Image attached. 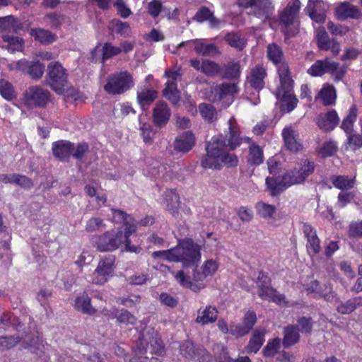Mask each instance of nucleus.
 I'll use <instances>...</instances> for the list:
<instances>
[{
	"mask_svg": "<svg viewBox=\"0 0 362 362\" xmlns=\"http://www.w3.org/2000/svg\"><path fill=\"white\" fill-rule=\"evenodd\" d=\"M122 52V48L112 45L110 42L104 44L102 48L103 61H105Z\"/></svg>",
	"mask_w": 362,
	"mask_h": 362,
	"instance_id": "69168bd1",
	"label": "nucleus"
},
{
	"mask_svg": "<svg viewBox=\"0 0 362 362\" xmlns=\"http://www.w3.org/2000/svg\"><path fill=\"white\" fill-rule=\"evenodd\" d=\"M239 5L250 7V13L263 22L269 19L274 11L272 0H239Z\"/></svg>",
	"mask_w": 362,
	"mask_h": 362,
	"instance_id": "6e6552de",
	"label": "nucleus"
},
{
	"mask_svg": "<svg viewBox=\"0 0 362 362\" xmlns=\"http://www.w3.org/2000/svg\"><path fill=\"white\" fill-rule=\"evenodd\" d=\"M264 161L262 148L255 143L250 144L249 146V156L247 162L250 165H258Z\"/></svg>",
	"mask_w": 362,
	"mask_h": 362,
	"instance_id": "58836bf2",
	"label": "nucleus"
},
{
	"mask_svg": "<svg viewBox=\"0 0 362 362\" xmlns=\"http://www.w3.org/2000/svg\"><path fill=\"white\" fill-rule=\"evenodd\" d=\"M23 98L25 104L30 107H44L51 101V94L48 90L34 86L25 90Z\"/></svg>",
	"mask_w": 362,
	"mask_h": 362,
	"instance_id": "9d476101",
	"label": "nucleus"
},
{
	"mask_svg": "<svg viewBox=\"0 0 362 362\" xmlns=\"http://www.w3.org/2000/svg\"><path fill=\"white\" fill-rule=\"evenodd\" d=\"M339 118L334 110L321 114L317 117L318 127L324 132L332 131L339 124Z\"/></svg>",
	"mask_w": 362,
	"mask_h": 362,
	"instance_id": "6ab92c4d",
	"label": "nucleus"
},
{
	"mask_svg": "<svg viewBox=\"0 0 362 362\" xmlns=\"http://www.w3.org/2000/svg\"><path fill=\"white\" fill-rule=\"evenodd\" d=\"M180 353L186 358L198 362H210L211 354L202 345H195L192 341H185L180 347Z\"/></svg>",
	"mask_w": 362,
	"mask_h": 362,
	"instance_id": "f8f14e48",
	"label": "nucleus"
},
{
	"mask_svg": "<svg viewBox=\"0 0 362 362\" xmlns=\"http://www.w3.org/2000/svg\"><path fill=\"white\" fill-rule=\"evenodd\" d=\"M262 286V288H258V295L262 299L272 300L278 304L286 303L284 295L279 293L276 290L271 286Z\"/></svg>",
	"mask_w": 362,
	"mask_h": 362,
	"instance_id": "c85d7f7f",
	"label": "nucleus"
},
{
	"mask_svg": "<svg viewBox=\"0 0 362 362\" xmlns=\"http://www.w3.org/2000/svg\"><path fill=\"white\" fill-rule=\"evenodd\" d=\"M300 4L299 0H294L288 3L279 14V24L286 37H293L298 32L297 20Z\"/></svg>",
	"mask_w": 362,
	"mask_h": 362,
	"instance_id": "39448f33",
	"label": "nucleus"
},
{
	"mask_svg": "<svg viewBox=\"0 0 362 362\" xmlns=\"http://www.w3.org/2000/svg\"><path fill=\"white\" fill-rule=\"evenodd\" d=\"M2 39L8 43V49L11 51L19 50L21 49L23 40L22 38L10 35H4Z\"/></svg>",
	"mask_w": 362,
	"mask_h": 362,
	"instance_id": "0e129e2a",
	"label": "nucleus"
},
{
	"mask_svg": "<svg viewBox=\"0 0 362 362\" xmlns=\"http://www.w3.org/2000/svg\"><path fill=\"white\" fill-rule=\"evenodd\" d=\"M240 64L238 62H231L224 66L222 78L233 80L239 78L240 74Z\"/></svg>",
	"mask_w": 362,
	"mask_h": 362,
	"instance_id": "3c124183",
	"label": "nucleus"
},
{
	"mask_svg": "<svg viewBox=\"0 0 362 362\" xmlns=\"http://www.w3.org/2000/svg\"><path fill=\"white\" fill-rule=\"evenodd\" d=\"M267 56L269 60L272 61L279 70L281 64H286L283 61V52L281 48L276 44H270L267 47Z\"/></svg>",
	"mask_w": 362,
	"mask_h": 362,
	"instance_id": "a19ab883",
	"label": "nucleus"
},
{
	"mask_svg": "<svg viewBox=\"0 0 362 362\" xmlns=\"http://www.w3.org/2000/svg\"><path fill=\"white\" fill-rule=\"evenodd\" d=\"M17 344H19L23 349H28L35 354H37L40 350L42 346V341L36 329V325L30 318L28 323V331L22 332L20 336L0 337V351L10 349Z\"/></svg>",
	"mask_w": 362,
	"mask_h": 362,
	"instance_id": "f03ea898",
	"label": "nucleus"
},
{
	"mask_svg": "<svg viewBox=\"0 0 362 362\" xmlns=\"http://www.w3.org/2000/svg\"><path fill=\"white\" fill-rule=\"evenodd\" d=\"M107 28L111 32L119 34L124 37H127L131 35L130 25L127 22H122L118 19H112L110 21Z\"/></svg>",
	"mask_w": 362,
	"mask_h": 362,
	"instance_id": "c9c22d12",
	"label": "nucleus"
},
{
	"mask_svg": "<svg viewBox=\"0 0 362 362\" xmlns=\"http://www.w3.org/2000/svg\"><path fill=\"white\" fill-rule=\"evenodd\" d=\"M265 330L256 329L246 346L247 353H257L264 341Z\"/></svg>",
	"mask_w": 362,
	"mask_h": 362,
	"instance_id": "2f4dec72",
	"label": "nucleus"
},
{
	"mask_svg": "<svg viewBox=\"0 0 362 362\" xmlns=\"http://www.w3.org/2000/svg\"><path fill=\"white\" fill-rule=\"evenodd\" d=\"M74 307L77 310L90 315L95 314L96 312L95 308L91 305L90 297L86 293L76 297Z\"/></svg>",
	"mask_w": 362,
	"mask_h": 362,
	"instance_id": "473e14b6",
	"label": "nucleus"
},
{
	"mask_svg": "<svg viewBox=\"0 0 362 362\" xmlns=\"http://www.w3.org/2000/svg\"><path fill=\"white\" fill-rule=\"evenodd\" d=\"M281 342V339L278 337L268 341L262 350L263 355L266 357L274 356L280 349Z\"/></svg>",
	"mask_w": 362,
	"mask_h": 362,
	"instance_id": "bf43d9fd",
	"label": "nucleus"
},
{
	"mask_svg": "<svg viewBox=\"0 0 362 362\" xmlns=\"http://www.w3.org/2000/svg\"><path fill=\"white\" fill-rule=\"evenodd\" d=\"M45 20L54 28H59L65 22V16L59 13H47Z\"/></svg>",
	"mask_w": 362,
	"mask_h": 362,
	"instance_id": "4d7b16f0",
	"label": "nucleus"
},
{
	"mask_svg": "<svg viewBox=\"0 0 362 362\" xmlns=\"http://www.w3.org/2000/svg\"><path fill=\"white\" fill-rule=\"evenodd\" d=\"M346 149L355 151L362 147V134L354 132L347 134Z\"/></svg>",
	"mask_w": 362,
	"mask_h": 362,
	"instance_id": "052dcab7",
	"label": "nucleus"
},
{
	"mask_svg": "<svg viewBox=\"0 0 362 362\" xmlns=\"http://www.w3.org/2000/svg\"><path fill=\"white\" fill-rule=\"evenodd\" d=\"M134 85L132 74L127 71L116 72L108 76L104 90L110 95H121Z\"/></svg>",
	"mask_w": 362,
	"mask_h": 362,
	"instance_id": "0eeeda50",
	"label": "nucleus"
},
{
	"mask_svg": "<svg viewBox=\"0 0 362 362\" xmlns=\"http://www.w3.org/2000/svg\"><path fill=\"white\" fill-rule=\"evenodd\" d=\"M133 233H134L133 226L127 231H107L96 238L95 245L100 252L113 251L117 249L127 239V237L130 236Z\"/></svg>",
	"mask_w": 362,
	"mask_h": 362,
	"instance_id": "423d86ee",
	"label": "nucleus"
},
{
	"mask_svg": "<svg viewBox=\"0 0 362 362\" xmlns=\"http://www.w3.org/2000/svg\"><path fill=\"white\" fill-rule=\"evenodd\" d=\"M157 96V92L153 89H142L137 92L138 103L141 107L153 103Z\"/></svg>",
	"mask_w": 362,
	"mask_h": 362,
	"instance_id": "49530a36",
	"label": "nucleus"
},
{
	"mask_svg": "<svg viewBox=\"0 0 362 362\" xmlns=\"http://www.w3.org/2000/svg\"><path fill=\"white\" fill-rule=\"evenodd\" d=\"M302 230L307 238V248L309 252L317 254L320 251V239L316 230L309 224L303 223Z\"/></svg>",
	"mask_w": 362,
	"mask_h": 362,
	"instance_id": "5701e85b",
	"label": "nucleus"
},
{
	"mask_svg": "<svg viewBox=\"0 0 362 362\" xmlns=\"http://www.w3.org/2000/svg\"><path fill=\"white\" fill-rule=\"evenodd\" d=\"M199 111L202 117L208 122H213L217 117V112L211 104H200L199 105Z\"/></svg>",
	"mask_w": 362,
	"mask_h": 362,
	"instance_id": "864d4df0",
	"label": "nucleus"
},
{
	"mask_svg": "<svg viewBox=\"0 0 362 362\" xmlns=\"http://www.w3.org/2000/svg\"><path fill=\"white\" fill-rule=\"evenodd\" d=\"M112 317H115L118 322L125 325H134L136 322V317L125 309L117 310Z\"/></svg>",
	"mask_w": 362,
	"mask_h": 362,
	"instance_id": "603ef678",
	"label": "nucleus"
},
{
	"mask_svg": "<svg viewBox=\"0 0 362 362\" xmlns=\"http://www.w3.org/2000/svg\"><path fill=\"white\" fill-rule=\"evenodd\" d=\"M336 91L334 86L327 84L325 85L320 92V97L325 105H331L335 103Z\"/></svg>",
	"mask_w": 362,
	"mask_h": 362,
	"instance_id": "a18cd8bd",
	"label": "nucleus"
},
{
	"mask_svg": "<svg viewBox=\"0 0 362 362\" xmlns=\"http://www.w3.org/2000/svg\"><path fill=\"white\" fill-rule=\"evenodd\" d=\"M0 325L8 326L12 325L18 332L28 331V327H25L24 322L19 320L18 318L11 319V315L6 311H0Z\"/></svg>",
	"mask_w": 362,
	"mask_h": 362,
	"instance_id": "4c0bfd02",
	"label": "nucleus"
},
{
	"mask_svg": "<svg viewBox=\"0 0 362 362\" xmlns=\"http://www.w3.org/2000/svg\"><path fill=\"white\" fill-rule=\"evenodd\" d=\"M267 76V71L261 65H256L252 68L247 76V82L251 87L256 90H261L264 86V78Z\"/></svg>",
	"mask_w": 362,
	"mask_h": 362,
	"instance_id": "aec40b11",
	"label": "nucleus"
},
{
	"mask_svg": "<svg viewBox=\"0 0 362 362\" xmlns=\"http://www.w3.org/2000/svg\"><path fill=\"white\" fill-rule=\"evenodd\" d=\"M228 132L226 133L225 141L227 140V145L230 151L236 149L243 141L240 136V130L235 119L231 117L228 120Z\"/></svg>",
	"mask_w": 362,
	"mask_h": 362,
	"instance_id": "f3484780",
	"label": "nucleus"
},
{
	"mask_svg": "<svg viewBox=\"0 0 362 362\" xmlns=\"http://www.w3.org/2000/svg\"><path fill=\"white\" fill-rule=\"evenodd\" d=\"M228 148L223 136L214 137L206 146V151L211 155L221 157Z\"/></svg>",
	"mask_w": 362,
	"mask_h": 362,
	"instance_id": "a878e982",
	"label": "nucleus"
},
{
	"mask_svg": "<svg viewBox=\"0 0 362 362\" xmlns=\"http://www.w3.org/2000/svg\"><path fill=\"white\" fill-rule=\"evenodd\" d=\"M165 201L168 211L174 217H177L180 205L179 195L173 191H169L165 194Z\"/></svg>",
	"mask_w": 362,
	"mask_h": 362,
	"instance_id": "e433bc0d",
	"label": "nucleus"
},
{
	"mask_svg": "<svg viewBox=\"0 0 362 362\" xmlns=\"http://www.w3.org/2000/svg\"><path fill=\"white\" fill-rule=\"evenodd\" d=\"M201 165L204 168H211L221 170V163H220V158L215 156L211 155L210 153L206 152V155L203 156L201 159Z\"/></svg>",
	"mask_w": 362,
	"mask_h": 362,
	"instance_id": "09e8293b",
	"label": "nucleus"
},
{
	"mask_svg": "<svg viewBox=\"0 0 362 362\" xmlns=\"http://www.w3.org/2000/svg\"><path fill=\"white\" fill-rule=\"evenodd\" d=\"M49 84L55 91L61 92L67 83L66 69L57 62H51L47 67Z\"/></svg>",
	"mask_w": 362,
	"mask_h": 362,
	"instance_id": "9b49d317",
	"label": "nucleus"
},
{
	"mask_svg": "<svg viewBox=\"0 0 362 362\" xmlns=\"http://www.w3.org/2000/svg\"><path fill=\"white\" fill-rule=\"evenodd\" d=\"M0 30L15 33L23 30V25L12 16L0 18Z\"/></svg>",
	"mask_w": 362,
	"mask_h": 362,
	"instance_id": "f704fd0d",
	"label": "nucleus"
},
{
	"mask_svg": "<svg viewBox=\"0 0 362 362\" xmlns=\"http://www.w3.org/2000/svg\"><path fill=\"white\" fill-rule=\"evenodd\" d=\"M171 110L164 101H159L153 109V122L156 127L163 128L168 123Z\"/></svg>",
	"mask_w": 362,
	"mask_h": 362,
	"instance_id": "dca6fc26",
	"label": "nucleus"
},
{
	"mask_svg": "<svg viewBox=\"0 0 362 362\" xmlns=\"http://www.w3.org/2000/svg\"><path fill=\"white\" fill-rule=\"evenodd\" d=\"M257 214L264 218H271L276 211V207L272 204H267L259 202L256 204Z\"/></svg>",
	"mask_w": 362,
	"mask_h": 362,
	"instance_id": "13d9d810",
	"label": "nucleus"
},
{
	"mask_svg": "<svg viewBox=\"0 0 362 362\" xmlns=\"http://www.w3.org/2000/svg\"><path fill=\"white\" fill-rule=\"evenodd\" d=\"M305 11L310 18L317 23H322L326 18V9L324 3L320 1H313L309 0L305 8Z\"/></svg>",
	"mask_w": 362,
	"mask_h": 362,
	"instance_id": "4be33fe9",
	"label": "nucleus"
},
{
	"mask_svg": "<svg viewBox=\"0 0 362 362\" xmlns=\"http://www.w3.org/2000/svg\"><path fill=\"white\" fill-rule=\"evenodd\" d=\"M221 72V66L211 60H204L202 73L208 76H215Z\"/></svg>",
	"mask_w": 362,
	"mask_h": 362,
	"instance_id": "e2e57ef3",
	"label": "nucleus"
},
{
	"mask_svg": "<svg viewBox=\"0 0 362 362\" xmlns=\"http://www.w3.org/2000/svg\"><path fill=\"white\" fill-rule=\"evenodd\" d=\"M257 322L256 314L253 311H247L242 324H233L230 327V332L235 337H241L247 334Z\"/></svg>",
	"mask_w": 362,
	"mask_h": 362,
	"instance_id": "4468645a",
	"label": "nucleus"
},
{
	"mask_svg": "<svg viewBox=\"0 0 362 362\" xmlns=\"http://www.w3.org/2000/svg\"><path fill=\"white\" fill-rule=\"evenodd\" d=\"M315 168V165L313 161L308 159L301 160L295 168L286 173L281 180L274 177H267L266 185L271 195L277 196L288 187L303 183L309 175L313 173Z\"/></svg>",
	"mask_w": 362,
	"mask_h": 362,
	"instance_id": "f257e3e1",
	"label": "nucleus"
},
{
	"mask_svg": "<svg viewBox=\"0 0 362 362\" xmlns=\"http://www.w3.org/2000/svg\"><path fill=\"white\" fill-rule=\"evenodd\" d=\"M347 68V64L340 65L339 63L330 60L327 71L335 81H339L344 77Z\"/></svg>",
	"mask_w": 362,
	"mask_h": 362,
	"instance_id": "c03bdc74",
	"label": "nucleus"
},
{
	"mask_svg": "<svg viewBox=\"0 0 362 362\" xmlns=\"http://www.w3.org/2000/svg\"><path fill=\"white\" fill-rule=\"evenodd\" d=\"M16 66L18 69L26 72L34 79L40 78L45 71V66L39 62H33L21 59L17 62Z\"/></svg>",
	"mask_w": 362,
	"mask_h": 362,
	"instance_id": "a211bd4d",
	"label": "nucleus"
},
{
	"mask_svg": "<svg viewBox=\"0 0 362 362\" xmlns=\"http://www.w3.org/2000/svg\"><path fill=\"white\" fill-rule=\"evenodd\" d=\"M175 262H182L184 267H197L201 258V247L192 239L179 241L175 247Z\"/></svg>",
	"mask_w": 362,
	"mask_h": 362,
	"instance_id": "20e7f679",
	"label": "nucleus"
},
{
	"mask_svg": "<svg viewBox=\"0 0 362 362\" xmlns=\"http://www.w3.org/2000/svg\"><path fill=\"white\" fill-rule=\"evenodd\" d=\"M282 136L286 147L291 151L298 152L302 148L301 144L297 141L298 133L291 127H286L282 131Z\"/></svg>",
	"mask_w": 362,
	"mask_h": 362,
	"instance_id": "b1692460",
	"label": "nucleus"
},
{
	"mask_svg": "<svg viewBox=\"0 0 362 362\" xmlns=\"http://www.w3.org/2000/svg\"><path fill=\"white\" fill-rule=\"evenodd\" d=\"M164 351V344L158 332L153 327H146L137 342V354L142 355L150 353L160 356Z\"/></svg>",
	"mask_w": 362,
	"mask_h": 362,
	"instance_id": "7ed1b4c3",
	"label": "nucleus"
},
{
	"mask_svg": "<svg viewBox=\"0 0 362 362\" xmlns=\"http://www.w3.org/2000/svg\"><path fill=\"white\" fill-rule=\"evenodd\" d=\"M278 73L280 78V86L276 90V97L293 93V80L290 76L288 64H281L279 66Z\"/></svg>",
	"mask_w": 362,
	"mask_h": 362,
	"instance_id": "2eb2a0df",
	"label": "nucleus"
},
{
	"mask_svg": "<svg viewBox=\"0 0 362 362\" xmlns=\"http://www.w3.org/2000/svg\"><path fill=\"white\" fill-rule=\"evenodd\" d=\"M115 257L108 255L100 259L93 274V283L103 285L113 276L115 272Z\"/></svg>",
	"mask_w": 362,
	"mask_h": 362,
	"instance_id": "1a4fd4ad",
	"label": "nucleus"
},
{
	"mask_svg": "<svg viewBox=\"0 0 362 362\" xmlns=\"http://www.w3.org/2000/svg\"><path fill=\"white\" fill-rule=\"evenodd\" d=\"M276 98L281 100V110L287 112L293 110L298 102V99L293 93L286 94L285 95H279V97Z\"/></svg>",
	"mask_w": 362,
	"mask_h": 362,
	"instance_id": "8fccbe9b",
	"label": "nucleus"
},
{
	"mask_svg": "<svg viewBox=\"0 0 362 362\" xmlns=\"http://www.w3.org/2000/svg\"><path fill=\"white\" fill-rule=\"evenodd\" d=\"M239 88L235 83H223L210 88L206 95L211 102L220 101L227 96H233L238 93Z\"/></svg>",
	"mask_w": 362,
	"mask_h": 362,
	"instance_id": "ddd939ff",
	"label": "nucleus"
},
{
	"mask_svg": "<svg viewBox=\"0 0 362 362\" xmlns=\"http://www.w3.org/2000/svg\"><path fill=\"white\" fill-rule=\"evenodd\" d=\"M197 313L198 315L195 322L202 325L214 322L216 321L218 317L217 309L211 305L206 306L202 310L199 309L197 311Z\"/></svg>",
	"mask_w": 362,
	"mask_h": 362,
	"instance_id": "cd10ccee",
	"label": "nucleus"
},
{
	"mask_svg": "<svg viewBox=\"0 0 362 362\" xmlns=\"http://www.w3.org/2000/svg\"><path fill=\"white\" fill-rule=\"evenodd\" d=\"M0 93L7 100H11L16 97L12 84L5 79L0 80Z\"/></svg>",
	"mask_w": 362,
	"mask_h": 362,
	"instance_id": "680f3d73",
	"label": "nucleus"
},
{
	"mask_svg": "<svg viewBox=\"0 0 362 362\" xmlns=\"http://www.w3.org/2000/svg\"><path fill=\"white\" fill-rule=\"evenodd\" d=\"M357 117V109L355 105H353L350 109L348 115L341 122V128L346 132L349 134L354 132L353 126Z\"/></svg>",
	"mask_w": 362,
	"mask_h": 362,
	"instance_id": "de8ad7c7",
	"label": "nucleus"
},
{
	"mask_svg": "<svg viewBox=\"0 0 362 362\" xmlns=\"http://www.w3.org/2000/svg\"><path fill=\"white\" fill-rule=\"evenodd\" d=\"M282 344L288 349L299 342L300 335L297 326L290 325L284 328Z\"/></svg>",
	"mask_w": 362,
	"mask_h": 362,
	"instance_id": "393cba45",
	"label": "nucleus"
},
{
	"mask_svg": "<svg viewBox=\"0 0 362 362\" xmlns=\"http://www.w3.org/2000/svg\"><path fill=\"white\" fill-rule=\"evenodd\" d=\"M337 14L339 18L343 20L348 18L357 19L361 17V12L357 6L347 2L341 4L337 8Z\"/></svg>",
	"mask_w": 362,
	"mask_h": 362,
	"instance_id": "c756f323",
	"label": "nucleus"
},
{
	"mask_svg": "<svg viewBox=\"0 0 362 362\" xmlns=\"http://www.w3.org/2000/svg\"><path fill=\"white\" fill-rule=\"evenodd\" d=\"M195 144L194 135L189 131L185 132L175 139L174 149L180 153L189 152Z\"/></svg>",
	"mask_w": 362,
	"mask_h": 362,
	"instance_id": "412c9836",
	"label": "nucleus"
},
{
	"mask_svg": "<svg viewBox=\"0 0 362 362\" xmlns=\"http://www.w3.org/2000/svg\"><path fill=\"white\" fill-rule=\"evenodd\" d=\"M226 41L238 50H242L246 45L245 40L240 35L235 33H228L225 36Z\"/></svg>",
	"mask_w": 362,
	"mask_h": 362,
	"instance_id": "6e6d98bb",
	"label": "nucleus"
},
{
	"mask_svg": "<svg viewBox=\"0 0 362 362\" xmlns=\"http://www.w3.org/2000/svg\"><path fill=\"white\" fill-rule=\"evenodd\" d=\"M194 43V50L199 54L206 57H214L218 53L217 47L213 44H206L199 40H196Z\"/></svg>",
	"mask_w": 362,
	"mask_h": 362,
	"instance_id": "ea45409f",
	"label": "nucleus"
},
{
	"mask_svg": "<svg viewBox=\"0 0 362 362\" xmlns=\"http://www.w3.org/2000/svg\"><path fill=\"white\" fill-rule=\"evenodd\" d=\"M111 210L112 211L113 221L115 223H123L126 226L124 231H127L132 226L134 227V232L136 231V221L132 217L127 214L126 212L122 210L116 209H112Z\"/></svg>",
	"mask_w": 362,
	"mask_h": 362,
	"instance_id": "72a5a7b5",
	"label": "nucleus"
},
{
	"mask_svg": "<svg viewBox=\"0 0 362 362\" xmlns=\"http://www.w3.org/2000/svg\"><path fill=\"white\" fill-rule=\"evenodd\" d=\"M337 150V146L334 141H325L322 146H320L317 151L323 157H328L333 156Z\"/></svg>",
	"mask_w": 362,
	"mask_h": 362,
	"instance_id": "774afa93",
	"label": "nucleus"
},
{
	"mask_svg": "<svg viewBox=\"0 0 362 362\" xmlns=\"http://www.w3.org/2000/svg\"><path fill=\"white\" fill-rule=\"evenodd\" d=\"M332 184L337 188L341 190L351 189L354 185V180L348 179L344 176L335 177L332 180Z\"/></svg>",
	"mask_w": 362,
	"mask_h": 362,
	"instance_id": "338daca9",
	"label": "nucleus"
},
{
	"mask_svg": "<svg viewBox=\"0 0 362 362\" xmlns=\"http://www.w3.org/2000/svg\"><path fill=\"white\" fill-rule=\"evenodd\" d=\"M330 59L325 58L323 60H317L308 70V73L313 76H321L328 73Z\"/></svg>",
	"mask_w": 362,
	"mask_h": 362,
	"instance_id": "79ce46f5",
	"label": "nucleus"
},
{
	"mask_svg": "<svg viewBox=\"0 0 362 362\" xmlns=\"http://www.w3.org/2000/svg\"><path fill=\"white\" fill-rule=\"evenodd\" d=\"M163 94L173 105H177L180 100V91L177 88L176 83H166Z\"/></svg>",
	"mask_w": 362,
	"mask_h": 362,
	"instance_id": "37998d69",
	"label": "nucleus"
},
{
	"mask_svg": "<svg viewBox=\"0 0 362 362\" xmlns=\"http://www.w3.org/2000/svg\"><path fill=\"white\" fill-rule=\"evenodd\" d=\"M74 148V145L69 141H59L52 145L53 155L61 160L69 158Z\"/></svg>",
	"mask_w": 362,
	"mask_h": 362,
	"instance_id": "bb28decb",
	"label": "nucleus"
},
{
	"mask_svg": "<svg viewBox=\"0 0 362 362\" xmlns=\"http://www.w3.org/2000/svg\"><path fill=\"white\" fill-rule=\"evenodd\" d=\"M316 40L320 50H329V45L332 43V40L324 28H319L317 30Z\"/></svg>",
	"mask_w": 362,
	"mask_h": 362,
	"instance_id": "5fc2aeb1",
	"label": "nucleus"
},
{
	"mask_svg": "<svg viewBox=\"0 0 362 362\" xmlns=\"http://www.w3.org/2000/svg\"><path fill=\"white\" fill-rule=\"evenodd\" d=\"M30 34L35 40L44 45H50L57 39V36L54 33L43 28L32 29Z\"/></svg>",
	"mask_w": 362,
	"mask_h": 362,
	"instance_id": "7c9ffc66",
	"label": "nucleus"
}]
</instances>
